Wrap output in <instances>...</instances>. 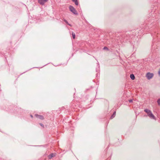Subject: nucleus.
<instances>
[{
    "mask_svg": "<svg viewBox=\"0 0 160 160\" xmlns=\"http://www.w3.org/2000/svg\"><path fill=\"white\" fill-rule=\"evenodd\" d=\"M70 11L75 15H77L78 13L75 9L72 6H70L69 7Z\"/></svg>",
    "mask_w": 160,
    "mask_h": 160,
    "instance_id": "f257e3e1",
    "label": "nucleus"
},
{
    "mask_svg": "<svg viewBox=\"0 0 160 160\" xmlns=\"http://www.w3.org/2000/svg\"><path fill=\"white\" fill-rule=\"evenodd\" d=\"M153 75L152 73L148 72L146 74V76L148 79H150L153 77Z\"/></svg>",
    "mask_w": 160,
    "mask_h": 160,
    "instance_id": "f03ea898",
    "label": "nucleus"
},
{
    "mask_svg": "<svg viewBox=\"0 0 160 160\" xmlns=\"http://www.w3.org/2000/svg\"><path fill=\"white\" fill-rule=\"evenodd\" d=\"M35 116L36 118L41 120H43L44 119V118L42 115L36 114L35 115Z\"/></svg>",
    "mask_w": 160,
    "mask_h": 160,
    "instance_id": "7ed1b4c3",
    "label": "nucleus"
},
{
    "mask_svg": "<svg viewBox=\"0 0 160 160\" xmlns=\"http://www.w3.org/2000/svg\"><path fill=\"white\" fill-rule=\"evenodd\" d=\"M47 1V0H38V3L42 5H43Z\"/></svg>",
    "mask_w": 160,
    "mask_h": 160,
    "instance_id": "20e7f679",
    "label": "nucleus"
},
{
    "mask_svg": "<svg viewBox=\"0 0 160 160\" xmlns=\"http://www.w3.org/2000/svg\"><path fill=\"white\" fill-rule=\"evenodd\" d=\"M144 111L147 113L148 116H149V115L151 114V113H152L151 111L147 109H145Z\"/></svg>",
    "mask_w": 160,
    "mask_h": 160,
    "instance_id": "39448f33",
    "label": "nucleus"
},
{
    "mask_svg": "<svg viewBox=\"0 0 160 160\" xmlns=\"http://www.w3.org/2000/svg\"><path fill=\"white\" fill-rule=\"evenodd\" d=\"M56 155V153H52L48 156V158L49 159H51L52 158L55 156Z\"/></svg>",
    "mask_w": 160,
    "mask_h": 160,
    "instance_id": "423d86ee",
    "label": "nucleus"
},
{
    "mask_svg": "<svg viewBox=\"0 0 160 160\" xmlns=\"http://www.w3.org/2000/svg\"><path fill=\"white\" fill-rule=\"evenodd\" d=\"M148 116L151 119L156 120V118L155 116L153 115V114L152 113H151V114L149 115V116Z\"/></svg>",
    "mask_w": 160,
    "mask_h": 160,
    "instance_id": "0eeeda50",
    "label": "nucleus"
},
{
    "mask_svg": "<svg viewBox=\"0 0 160 160\" xmlns=\"http://www.w3.org/2000/svg\"><path fill=\"white\" fill-rule=\"evenodd\" d=\"M72 0L73 2H74L75 5H77V6L78 5V3L77 0Z\"/></svg>",
    "mask_w": 160,
    "mask_h": 160,
    "instance_id": "6e6552de",
    "label": "nucleus"
},
{
    "mask_svg": "<svg viewBox=\"0 0 160 160\" xmlns=\"http://www.w3.org/2000/svg\"><path fill=\"white\" fill-rule=\"evenodd\" d=\"M130 77L132 80H134L135 79V76L133 74H131L130 75Z\"/></svg>",
    "mask_w": 160,
    "mask_h": 160,
    "instance_id": "1a4fd4ad",
    "label": "nucleus"
},
{
    "mask_svg": "<svg viewBox=\"0 0 160 160\" xmlns=\"http://www.w3.org/2000/svg\"><path fill=\"white\" fill-rule=\"evenodd\" d=\"M115 115H116V112H115H115H113V114H112V115L111 116V118H110L111 119H112V118H114V117H115Z\"/></svg>",
    "mask_w": 160,
    "mask_h": 160,
    "instance_id": "9d476101",
    "label": "nucleus"
},
{
    "mask_svg": "<svg viewBox=\"0 0 160 160\" xmlns=\"http://www.w3.org/2000/svg\"><path fill=\"white\" fill-rule=\"evenodd\" d=\"M72 34L73 39L75 38V33L74 32H72Z\"/></svg>",
    "mask_w": 160,
    "mask_h": 160,
    "instance_id": "9b49d317",
    "label": "nucleus"
},
{
    "mask_svg": "<svg viewBox=\"0 0 160 160\" xmlns=\"http://www.w3.org/2000/svg\"><path fill=\"white\" fill-rule=\"evenodd\" d=\"M64 21L67 23V24L68 25H69L71 26V25L70 24H69V23H68V22L65 19H64Z\"/></svg>",
    "mask_w": 160,
    "mask_h": 160,
    "instance_id": "f8f14e48",
    "label": "nucleus"
},
{
    "mask_svg": "<svg viewBox=\"0 0 160 160\" xmlns=\"http://www.w3.org/2000/svg\"><path fill=\"white\" fill-rule=\"evenodd\" d=\"M157 102L158 105H160V99H158L157 101Z\"/></svg>",
    "mask_w": 160,
    "mask_h": 160,
    "instance_id": "ddd939ff",
    "label": "nucleus"
},
{
    "mask_svg": "<svg viewBox=\"0 0 160 160\" xmlns=\"http://www.w3.org/2000/svg\"><path fill=\"white\" fill-rule=\"evenodd\" d=\"M103 49H106V50H108V48L106 47H104L103 48Z\"/></svg>",
    "mask_w": 160,
    "mask_h": 160,
    "instance_id": "4468645a",
    "label": "nucleus"
},
{
    "mask_svg": "<svg viewBox=\"0 0 160 160\" xmlns=\"http://www.w3.org/2000/svg\"><path fill=\"white\" fill-rule=\"evenodd\" d=\"M129 102L130 103L132 102V99H130L129 100Z\"/></svg>",
    "mask_w": 160,
    "mask_h": 160,
    "instance_id": "2eb2a0df",
    "label": "nucleus"
},
{
    "mask_svg": "<svg viewBox=\"0 0 160 160\" xmlns=\"http://www.w3.org/2000/svg\"><path fill=\"white\" fill-rule=\"evenodd\" d=\"M40 125L42 127H43V128H44V125L40 123Z\"/></svg>",
    "mask_w": 160,
    "mask_h": 160,
    "instance_id": "dca6fc26",
    "label": "nucleus"
},
{
    "mask_svg": "<svg viewBox=\"0 0 160 160\" xmlns=\"http://www.w3.org/2000/svg\"><path fill=\"white\" fill-rule=\"evenodd\" d=\"M158 74L160 76V69H159V70L158 72Z\"/></svg>",
    "mask_w": 160,
    "mask_h": 160,
    "instance_id": "f3484780",
    "label": "nucleus"
},
{
    "mask_svg": "<svg viewBox=\"0 0 160 160\" xmlns=\"http://www.w3.org/2000/svg\"><path fill=\"white\" fill-rule=\"evenodd\" d=\"M30 116H31V117L32 118H33V116H32V115H30Z\"/></svg>",
    "mask_w": 160,
    "mask_h": 160,
    "instance_id": "a211bd4d",
    "label": "nucleus"
}]
</instances>
